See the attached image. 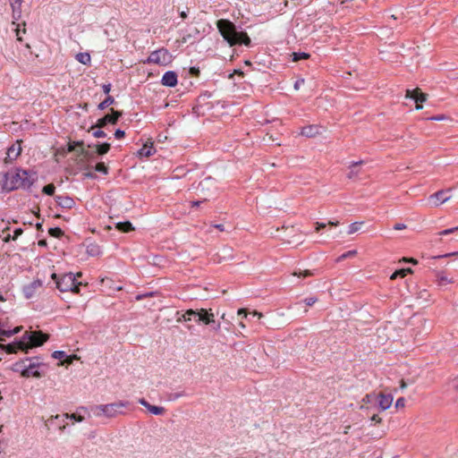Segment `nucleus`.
Here are the masks:
<instances>
[{
  "mask_svg": "<svg viewBox=\"0 0 458 458\" xmlns=\"http://www.w3.org/2000/svg\"><path fill=\"white\" fill-rule=\"evenodd\" d=\"M21 152V143L17 141L16 144L12 145L7 150V159L10 161L15 160Z\"/></svg>",
  "mask_w": 458,
  "mask_h": 458,
  "instance_id": "nucleus-20",
  "label": "nucleus"
},
{
  "mask_svg": "<svg viewBox=\"0 0 458 458\" xmlns=\"http://www.w3.org/2000/svg\"><path fill=\"white\" fill-rule=\"evenodd\" d=\"M26 361H29V364L26 365V369H25L30 371V372H34L35 373V374H30V377H40L41 374H40V372L38 371V369L39 368L41 363L38 361V358L26 359Z\"/></svg>",
  "mask_w": 458,
  "mask_h": 458,
  "instance_id": "nucleus-12",
  "label": "nucleus"
},
{
  "mask_svg": "<svg viewBox=\"0 0 458 458\" xmlns=\"http://www.w3.org/2000/svg\"><path fill=\"white\" fill-rule=\"evenodd\" d=\"M22 233H23V231H22L21 228H17L14 231V233H13V240H16L20 235H21Z\"/></svg>",
  "mask_w": 458,
  "mask_h": 458,
  "instance_id": "nucleus-53",
  "label": "nucleus"
},
{
  "mask_svg": "<svg viewBox=\"0 0 458 458\" xmlns=\"http://www.w3.org/2000/svg\"><path fill=\"white\" fill-rule=\"evenodd\" d=\"M196 311L197 322H202L205 325H210L215 323V316L212 312H209L205 309L196 310Z\"/></svg>",
  "mask_w": 458,
  "mask_h": 458,
  "instance_id": "nucleus-9",
  "label": "nucleus"
},
{
  "mask_svg": "<svg viewBox=\"0 0 458 458\" xmlns=\"http://www.w3.org/2000/svg\"><path fill=\"white\" fill-rule=\"evenodd\" d=\"M21 9L16 10L15 13L13 11V19L14 21H19V19L21 18Z\"/></svg>",
  "mask_w": 458,
  "mask_h": 458,
  "instance_id": "nucleus-51",
  "label": "nucleus"
},
{
  "mask_svg": "<svg viewBox=\"0 0 458 458\" xmlns=\"http://www.w3.org/2000/svg\"><path fill=\"white\" fill-rule=\"evenodd\" d=\"M199 190L201 192H204L205 191H211L216 192V186L215 180L211 177L205 178L199 183Z\"/></svg>",
  "mask_w": 458,
  "mask_h": 458,
  "instance_id": "nucleus-18",
  "label": "nucleus"
},
{
  "mask_svg": "<svg viewBox=\"0 0 458 458\" xmlns=\"http://www.w3.org/2000/svg\"><path fill=\"white\" fill-rule=\"evenodd\" d=\"M87 253L90 256H98L101 250L98 244L90 243L87 246Z\"/></svg>",
  "mask_w": 458,
  "mask_h": 458,
  "instance_id": "nucleus-28",
  "label": "nucleus"
},
{
  "mask_svg": "<svg viewBox=\"0 0 458 458\" xmlns=\"http://www.w3.org/2000/svg\"><path fill=\"white\" fill-rule=\"evenodd\" d=\"M454 387L458 390V376L453 380Z\"/></svg>",
  "mask_w": 458,
  "mask_h": 458,
  "instance_id": "nucleus-64",
  "label": "nucleus"
},
{
  "mask_svg": "<svg viewBox=\"0 0 458 458\" xmlns=\"http://www.w3.org/2000/svg\"><path fill=\"white\" fill-rule=\"evenodd\" d=\"M102 89H103V91L105 94H109V92L111 90V84H104L102 86Z\"/></svg>",
  "mask_w": 458,
  "mask_h": 458,
  "instance_id": "nucleus-54",
  "label": "nucleus"
},
{
  "mask_svg": "<svg viewBox=\"0 0 458 458\" xmlns=\"http://www.w3.org/2000/svg\"><path fill=\"white\" fill-rule=\"evenodd\" d=\"M114 98L111 96H107L106 98V99L104 101H102L99 105H98V109L99 110H104L106 109L107 106H109L110 105L114 104Z\"/></svg>",
  "mask_w": 458,
  "mask_h": 458,
  "instance_id": "nucleus-31",
  "label": "nucleus"
},
{
  "mask_svg": "<svg viewBox=\"0 0 458 458\" xmlns=\"http://www.w3.org/2000/svg\"><path fill=\"white\" fill-rule=\"evenodd\" d=\"M436 282L438 286L444 287L449 284L454 283L453 277H449L445 272L438 271L436 273Z\"/></svg>",
  "mask_w": 458,
  "mask_h": 458,
  "instance_id": "nucleus-19",
  "label": "nucleus"
},
{
  "mask_svg": "<svg viewBox=\"0 0 458 458\" xmlns=\"http://www.w3.org/2000/svg\"><path fill=\"white\" fill-rule=\"evenodd\" d=\"M63 417L65 418V419L72 420L77 421V422H81V421H83L85 420V417L81 415L79 412L72 413V414L64 413L63 415Z\"/></svg>",
  "mask_w": 458,
  "mask_h": 458,
  "instance_id": "nucleus-29",
  "label": "nucleus"
},
{
  "mask_svg": "<svg viewBox=\"0 0 458 458\" xmlns=\"http://www.w3.org/2000/svg\"><path fill=\"white\" fill-rule=\"evenodd\" d=\"M76 151L78 153V156H81L84 158H90L92 157V154L89 151L86 150L83 148V146L81 148L77 149Z\"/></svg>",
  "mask_w": 458,
  "mask_h": 458,
  "instance_id": "nucleus-39",
  "label": "nucleus"
},
{
  "mask_svg": "<svg viewBox=\"0 0 458 458\" xmlns=\"http://www.w3.org/2000/svg\"><path fill=\"white\" fill-rule=\"evenodd\" d=\"M372 397H375V395H372V394H366L365 397L362 399V402L363 403H369L370 402V399Z\"/></svg>",
  "mask_w": 458,
  "mask_h": 458,
  "instance_id": "nucleus-58",
  "label": "nucleus"
},
{
  "mask_svg": "<svg viewBox=\"0 0 458 458\" xmlns=\"http://www.w3.org/2000/svg\"><path fill=\"white\" fill-rule=\"evenodd\" d=\"M76 59L83 64H87L88 63L90 62V55L88 54V53H80L76 55Z\"/></svg>",
  "mask_w": 458,
  "mask_h": 458,
  "instance_id": "nucleus-32",
  "label": "nucleus"
},
{
  "mask_svg": "<svg viewBox=\"0 0 458 458\" xmlns=\"http://www.w3.org/2000/svg\"><path fill=\"white\" fill-rule=\"evenodd\" d=\"M83 146V141H73V142H71L69 143L68 145V151L69 152H72V151H75V148L76 147H79L80 148Z\"/></svg>",
  "mask_w": 458,
  "mask_h": 458,
  "instance_id": "nucleus-40",
  "label": "nucleus"
},
{
  "mask_svg": "<svg viewBox=\"0 0 458 458\" xmlns=\"http://www.w3.org/2000/svg\"><path fill=\"white\" fill-rule=\"evenodd\" d=\"M363 164V161H358V162H352L350 165H349V173L347 174V177L349 179H354L356 178L359 174H360V169L358 168V165Z\"/></svg>",
  "mask_w": 458,
  "mask_h": 458,
  "instance_id": "nucleus-24",
  "label": "nucleus"
},
{
  "mask_svg": "<svg viewBox=\"0 0 458 458\" xmlns=\"http://www.w3.org/2000/svg\"><path fill=\"white\" fill-rule=\"evenodd\" d=\"M35 180V173L23 169L0 174V191H12L20 188L29 189Z\"/></svg>",
  "mask_w": 458,
  "mask_h": 458,
  "instance_id": "nucleus-1",
  "label": "nucleus"
},
{
  "mask_svg": "<svg viewBox=\"0 0 458 458\" xmlns=\"http://www.w3.org/2000/svg\"><path fill=\"white\" fill-rule=\"evenodd\" d=\"M405 98L413 99L416 103H423L427 100L428 95L420 91L419 88L415 89H407Z\"/></svg>",
  "mask_w": 458,
  "mask_h": 458,
  "instance_id": "nucleus-11",
  "label": "nucleus"
},
{
  "mask_svg": "<svg viewBox=\"0 0 458 458\" xmlns=\"http://www.w3.org/2000/svg\"><path fill=\"white\" fill-rule=\"evenodd\" d=\"M19 331H20L19 327H16L15 329H13L12 331L0 328V335H4V336H8L9 337V336L13 335L14 334H17Z\"/></svg>",
  "mask_w": 458,
  "mask_h": 458,
  "instance_id": "nucleus-37",
  "label": "nucleus"
},
{
  "mask_svg": "<svg viewBox=\"0 0 458 458\" xmlns=\"http://www.w3.org/2000/svg\"><path fill=\"white\" fill-rule=\"evenodd\" d=\"M454 232H458V226L443 230V231L439 232L438 234L439 235H448V234H451V233H453Z\"/></svg>",
  "mask_w": 458,
  "mask_h": 458,
  "instance_id": "nucleus-42",
  "label": "nucleus"
},
{
  "mask_svg": "<svg viewBox=\"0 0 458 458\" xmlns=\"http://www.w3.org/2000/svg\"><path fill=\"white\" fill-rule=\"evenodd\" d=\"M405 399L403 397H400L396 400V403H395V408H403L405 406Z\"/></svg>",
  "mask_w": 458,
  "mask_h": 458,
  "instance_id": "nucleus-48",
  "label": "nucleus"
},
{
  "mask_svg": "<svg viewBox=\"0 0 458 458\" xmlns=\"http://www.w3.org/2000/svg\"><path fill=\"white\" fill-rule=\"evenodd\" d=\"M95 170L97 172H100L104 174H106L108 173V168L104 163H98L95 166Z\"/></svg>",
  "mask_w": 458,
  "mask_h": 458,
  "instance_id": "nucleus-38",
  "label": "nucleus"
},
{
  "mask_svg": "<svg viewBox=\"0 0 458 458\" xmlns=\"http://www.w3.org/2000/svg\"><path fill=\"white\" fill-rule=\"evenodd\" d=\"M139 156L148 157L152 156L155 153V148L153 146V143L150 142L149 144L146 143L143 145V147L139 150Z\"/></svg>",
  "mask_w": 458,
  "mask_h": 458,
  "instance_id": "nucleus-25",
  "label": "nucleus"
},
{
  "mask_svg": "<svg viewBox=\"0 0 458 458\" xmlns=\"http://www.w3.org/2000/svg\"><path fill=\"white\" fill-rule=\"evenodd\" d=\"M359 228H360V225L358 223H352L349 226L348 233L352 234V233H356L359 230Z\"/></svg>",
  "mask_w": 458,
  "mask_h": 458,
  "instance_id": "nucleus-44",
  "label": "nucleus"
},
{
  "mask_svg": "<svg viewBox=\"0 0 458 458\" xmlns=\"http://www.w3.org/2000/svg\"><path fill=\"white\" fill-rule=\"evenodd\" d=\"M293 275L299 276V277H301V276L306 277V276H312L313 274L310 270H304L303 272H300V273L294 272Z\"/></svg>",
  "mask_w": 458,
  "mask_h": 458,
  "instance_id": "nucleus-47",
  "label": "nucleus"
},
{
  "mask_svg": "<svg viewBox=\"0 0 458 458\" xmlns=\"http://www.w3.org/2000/svg\"><path fill=\"white\" fill-rule=\"evenodd\" d=\"M42 286V282L39 279L34 280L30 284L23 287V293L27 299H30L36 291Z\"/></svg>",
  "mask_w": 458,
  "mask_h": 458,
  "instance_id": "nucleus-14",
  "label": "nucleus"
},
{
  "mask_svg": "<svg viewBox=\"0 0 458 458\" xmlns=\"http://www.w3.org/2000/svg\"><path fill=\"white\" fill-rule=\"evenodd\" d=\"M451 189L438 191L436 193L429 196V199L433 201L435 207H437L451 199L450 194Z\"/></svg>",
  "mask_w": 458,
  "mask_h": 458,
  "instance_id": "nucleus-8",
  "label": "nucleus"
},
{
  "mask_svg": "<svg viewBox=\"0 0 458 458\" xmlns=\"http://www.w3.org/2000/svg\"><path fill=\"white\" fill-rule=\"evenodd\" d=\"M371 421L379 423L381 421V418H379L377 414L372 415L370 418Z\"/></svg>",
  "mask_w": 458,
  "mask_h": 458,
  "instance_id": "nucleus-57",
  "label": "nucleus"
},
{
  "mask_svg": "<svg viewBox=\"0 0 458 458\" xmlns=\"http://www.w3.org/2000/svg\"><path fill=\"white\" fill-rule=\"evenodd\" d=\"M101 128H98V130L94 131L92 132V135L95 137V138H105L106 137V133L100 130Z\"/></svg>",
  "mask_w": 458,
  "mask_h": 458,
  "instance_id": "nucleus-43",
  "label": "nucleus"
},
{
  "mask_svg": "<svg viewBox=\"0 0 458 458\" xmlns=\"http://www.w3.org/2000/svg\"><path fill=\"white\" fill-rule=\"evenodd\" d=\"M305 81L304 79H299L295 81L293 87L295 90H299L300 88L304 84Z\"/></svg>",
  "mask_w": 458,
  "mask_h": 458,
  "instance_id": "nucleus-49",
  "label": "nucleus"
},
{
  "mask_svg": "<svg viewBox=\"0 0 458 458\" xmlns=\"http://www.w3.org/2000/svg\"><path fill=\"white\" fill-rule=\"evenodd\" d=\"M116 229H118L121 232L128 233L132 230H134V227L132 226L131 223L129 221L125 222H119L115 225Z\"/></svg>",
  "mask_w": 458,
  "mask_h": 458,
  "instance_id": "nucleus-27",
  "label": "nucleus"
},
{
  "mask_svg": "<svg viewBox=\"0 0 458 458\" xmlns=\"http://www.w3.org/2000/svg\"><path fill=\"white\" fill-rule=\"evenodd\" d=\"M405 228H406V225H404V224H401V223L395 224V225H394V230H403V229H405Z\"/></svg>",
  "mask_w": 458,
  "mask_h": 458,
  "instance_id": "nucleus-55",
  "label": "nucleus"
},
{
  "mask_svg": "<svg viewBox=\"0 0 458 458\" xmlns=\"http://www.w3.org/2000/svg\"><path fill=\"white\" fill-rule=\"evenodd\" d=\"M110 147L109 143L98 144L96 145L97 152L99 155H105L109 151Z\"/></svg>",
  "mask_w": 458,
  "mask_h": 458,
  "instance_id": "nucleus-30",
  "label": "nucleus"
},
{
  "mask_svg": "<svg viewBox=\"0 0 458 458\" xmlns=\"http://www.w3.org/2000/svg\"><path fill=\"white\" fill-rule=\"evenodd\" d=\"M124 135H125L124 131H123V130H121V129H117V130L114 131V137H115L116 139H122Z\"/></svg>",
  "mask_w": 458,
  "mask_h": 458,
  "instance_id": "nucleus-52",
  "label": "nucleus"
},
{
  "mask_svg": "<svg viewBox=\"0 0 458 458\" xmlns=\"http://www.w3.org/2000/svg\"><path fill=\"white\" fill-rule=\"evenodd\" d=\"M304 302L308 305V306H312L314 303L317 302V298H314V297H310V298H306L304 300Z\"/></svg>",
  "mask_w": 458,
  "mask_h": 458,
  "instance_id": "nucleus-50",
  "label": "nucleus"
},
{
  "mask_svg": "<svg viewBox=\"0 0 458 458\" xmlns=\"http://www.w3.org/2000/svg\"><path fill=\"white\" fill-rule=\"evenodd\" d=\"M357 254V250H349L347 252H344V254H342L341 256H339L336 259L337 262H340L345 259H348V258H351V257H354L355 255Z\"/></svg>",
  "mask_w": 458,
  "mask_h": 458,
  "instance_id": "nucleus-34",
  "label": "nucleus"
},
{
  "mask_svg": "<svg viewBox=\"0 0 458 458\" xmlns=\"http://www.w3.org/2000/svg\"><path fill=\"white\" fill-rule=\"evenodd\" d=\"M112 114H106L104 117L98 120L95 127L97 128H103L107 123L115 124L119 119V117L122 116V112L120 111H114L113 108H111ZM94 129V126L91 127V130Z\"/></svg>",
  "mask_w": 458,
  "mask_h": 458,
  "instance_id": "nucleus-7",
  "label": "nucleus"
},
{
  "mask_svg": "<svg viewBox=\"0 0 458 458\" xmlns=\"http://www.w3.org/2000/svg\"><path fill=\"white\" fill-rule=\"evenodd\" d=\"M55 187L54 184L50 183V184H47L46 186H44L42 191L47 194V195H49V196H52L54 195L55 193Z\"/></svg>",
  "mask_w": 458,
  "mask_h": 458,
  "instance_id": "nucleus-36",
  "label": "nucleus"
},
{
  "mask_svg": "<svg viewBox=\"0 0 458 458\" xmlns=\"http://www.w3.org/2000/svg\"><path fill=\"white\" fill-rule=\"evenodd\" d=\"M217 29L225 40L230 46L234 45H250V38L246 32L237 31L235 25L228 20H219L217 21Z\"/></svg>",
  "mask_w": 458,
  "mask_h": 458,
  "instance_id": "nucleus-2",
  "label": "nucleus"
},
{
  "mask_svg": "<svg viewBox=\"0 0 458 458\" xmlns=\"http://www.w3.org/2000/svg\"><path fill=\"white\" fill-rule=\"evenodd\" d=\"M326 227V224L325 223H319V222H317L316 223V231H319L323 228Z\"/></svg>",
  "mask_w": 458,
  "mask_h": 458,
  "instance_id": "nucleus-56",
  "label": "nucleus"
},
{
  "mask_svg": "<svg viewBox=\"0 0 458 458\" xmlns=\"http://www.w3.org/2000/svg\"><path fill=\"white\" fill-rule=\"evenodd\" d=\"M403 260L405 261V262H411L412 264H417V260L412 259V258L411 259L403 258Z\"/></svg>",
  "mask_w": 458,
  "mask_h": 458,
  "instance_id": "nucleus-61",
  "label": "nucleus"
},
{
  "mask_svg": "<svg viewBox=\"0 0 458 458\" xmlns=\"http://www.w3.org/2000/svg\"><path fill=\"white\" fill-rule=\"evenodd\" d=\"M21 25L23 26L22 29H21V24L20 23H17L14 21H13V22H12V26H13L12 30L14 31L15 36L17 38V40L21 41V42L22 41V36L21 35L26 33V29H25L26 23L22 22Z\"/></svg>",
  "mask_w": 458,
  "mask_h": 458,
  "instance_id": "nucleus-22",
  "label": "nucleus"
},
{
  "mask_svg": "<svg viewBox=\"0 0 458 458\" xmlns=\"http://www.w3.org/2000/svg\"><path fill=\"white\" fill-rule=\"evenodd\" d=\"M238 315H243V317L246 318L248 316V313L245 309H240L238 310Z\"/></svg>",
  "mask_w": 458,
  "mask_h": 458,
  "instance_id": "nucleus-60",
  "label": "nucleus"
},
{
  "mask_svg": "<svg viewBox=\"0 0 458 458\" xmlns=\"http://www.w3.org/2000/svg\"><path fill=\"white\" fill-rule=\"evenodd\" d=\"M51 278L55 282L56 288L61 292L79 293L80 283H77L76 277L72 273L58 276L55 273L51 275Z\"/></svg>",
  "mask_w": 458,
  "mask_h": 458,
  "instance_id": "nucleus-4",
  "label": "nucleus"
},
{
  "mask_svg": "<svg viewBox=\"0 0 458 458\" xmlns=\"http://www.w3.org/2000/svg\"><path fill=\"white\" fill-rule=\"evenodd\" d=\"M319 133V127L317 125H309L301 129V134L309 138L314 137Z\"/></svg>",
  "mask_w": 458,
  "mask_h": 458,
  "instance_id": "nucleus-23",
  "label": "nucleus"
},
{
  "mask_svg": "<svg viewBox=\"0 0 458 458\" xmlns=\"http://www.w3.org/2000/svg\"><path fill=\"white\" fill-rule=\"evenodd\" d=\"M253 317H258L259 318H261L263 317V315L260 313V312H258V311H253L252 313H250Z\"/></svg>",
  "mask_w": 458,
  "mask_h": 458,
  "instance_id": "nucleus-62",
  "label": "nucleus"
},
{
  "mask_svg": "<svg viewBox=\"0 0 458 458\" xmlns=\"http://www.w3.org/2000/svg\"><path fill=\"white\" fill-rule=\"evenodd\" d=\"M24 342H26L28 349L42 345L47 339L48 335L42 332H25L22 336Z\"/></svg>",
  "mask_w": 458,
  "mask_h": 458,
  "instance_id": "nucleus-6",
  "label": "nucleus"
},
{
  "mask_svg": "<svg viewBox=\"0 0 458 458\" xmlns=\"http://www.w3.org/2000/svg\"><path fill=\"white\" fill-rule=\"evenodd\" d=\"M25 361L26 360H21V361H17L15 362L13 365V368L12 369L14 371V372H20L21 375L24 377H30V371L26 370V364H25ZM30 374H35L34 372H30Z\"/></svg>",
  "mask_w": 458,
  "mask_h": 458,
  "instance_id": "nucleus-21",
  "label": "nucleus"
},
{
  "mask_svg": "<svg viewBox=\"0 0 458 458\" xmlns=\"http://www.w3.org/2000/svg\"><path fill=\"white\" fill-rule=\"evenodd\" d=\"M177 81V74L174 71L165 72L161 79L162 85L166 87H175Z\"/></svg>",
  "mask_w": 458,
  "mask_h": 458,
  "instance_id": "nucleus-13",
  "label": "nucleus"
},
{
  "mask_svg": "<svg viewBox=\"0 0 458 458\" xmlns=\"http://www.w3.org/2000/svg\"><path fill=\"white\" fill-rule=\"evenodd\" d=\"M309 57H310V55L307 53H304V52L293 53V61H294V62L308 59Z\"/></svg>",
  "mask_w": 458,
  "mask_h": 458,
  "instance_id": "nucleus-33",
  "label": "nucleus"
},
{
  "mask_svg": "<svg viewBox=\"0 0 458 458\" xmlns=\"http://www.w3.org/2000/svg\"><path fill=\"white\" fill-rule=\"evenodd\" d=\"M55 201L63 208L71 209L74 205L75 201L72 198L67 195H59L55 197Z\"/></svg>",
  "mask_w": 458,
  "mask_h": 458,
  "instance_id": "nucleus-16",
  "label": "nucleus"
},
{
  "mask_svg": "<svg viewBox=\"0 0 458 458\" xmlns=\"http://www.w3.org/2000/svg\"><path fill=\"white\" fill-rule=\"evenodd\" d=\"M377 398L378 399V405L382 411H386L392 405L393 403V395L392 394H379Z\"/></svg>",
  "mask_w": 458,
  "mask_h": 458,
  "instance_id": "nucleus-17",
  "label": "nucleus"
},
{
  "mask_svg": "<svg viewBox=\"0 0 458 458\" xmlns=\"http://www.w3.org/2000/svg\"><path fill=\"white\" fill-rule=\"evenodd\" d=\"M22 0H10V4L13 11L15 13L16 10L21 9Z\"/></svg>",
  "mask_w": 458,
  "mask_h": 458,
  "instance_id": "nucleus-41",
  "label": "nucleus"
},
{
  "mask_svg": "<svg viewBox=\"0 0 458 458\" xmlns=\"http://www.w3.org/2000/svg\"><path fill=\"white\" fill-rule=\"evenodd\" d=\"M48 233L53 237L59 238L64 234V232L59 227H54L48 230Z\"/></svg>",
  "mask_w": 458,
  "mask_h": 458,
  "instance_id": "nucleus-35",
  "label": "nucleus"
},
{
  "mask_svg": "<svg viewBox=\"0 0 458 458\" xmlns=\"http://www.w3.org/2000/svg\"><path fill=\"white\" fill-rule=\"evenodd\" d=\"M404 276H404V273H403V268H402V269L397 270L394 273H393L392 276H390V279L394 280L397 277H404Z\"/></svg>",
  "mask_w": 458,
  "mask_h": 458,
  "instance_id": "nucleus-46",
  "label": "nucleus"
},
{
  "mask_svg": "<svg viewBox=\"0 0 458 458\" xmlns=\"http://www.w3.org/2000/svg\"><path fill=\"white\" fill-rule=\"evenodd\" d=\"M129 402L126 401H119L116 403H107V404H98L91 406L90 409L81 406L78 408V411H83L84 413H88V416L90 417L89 411L95 417H106V418H114L120 414H123V409L129 406Z\"/></svg>",
  "mask_w": 458,
  "mask_h": 458,
  "instance_id": "nucleus-3",
  "label": "nucleus"
},
{
  "mask_svg": "<svg viewBox=\"0 0 458 458\" xmlns=\"http://www.w3.org/2000/svg\"><path fill=\"white\" fill-rule=\"evenodd\" d=\"M66 356V353L63 351H55L52 354L54 359L61 360Z\"/></svg>",
  "mask_w": 458,
  "mask_h": 458,
  "instance_id": "nucleus-45",
  "label": "nucleus"
},
{
  "mask_svg": "<svg viewBox=\"0 0 458 458\" xmlns=\"http://www.w3.org/2000/svg\"><path fill=\"white\" fill-rule=\"evenodd\" d=\"M173 61V55L166 48H159L150 53L144 64H154L161 66H166Z\"/></svg>",
  "mask_w": 458,
  "mask_h": 458,
  "instance_id": "nucleus-5",
  "label": "nucleus"
},
{
  "mask_svg": "<svg viewBox=\"0 0 458 458\" xmlns=\"http://www.w3.org/2000/svg\"><path fill=\"white\" fill-rule=\"evenodd\" d=\"M0 347L4 348L7 353H15L19 350L24 351L26 353L28 352V346L26 342L23 341V339L21 341L13 344H9L7 345H0Z\"/></svg>",
  "mask_w": 458,
  "mask_h": 458,
  "instance_id": "nucleus-10",
  "label": "nucleus"
},
{
  "mask_svg": "<svg viewBox=\"0 0 458 458\" xmlns=\"http://www.w3.org/2000/svg\"><path fill=\"white\" fill-rule=\"evenodd\" d=\"M138 402L140 404L144 406L146 409H148V411L150 413H152L154 415H162V414H164V412L165 411V408L162 406H156V405L150 404L144 398H140Z\"/></svg>",
  "mask_w": 458,
  "mask_h": 458,
  "instance_id": "nucleus-15",
  "label": "nucleus"
},
{
  "mask_svg": "<svg viewBox=\"0 0 458 458\" xmlns=\"http://www.w3.org/2000/svg\"><path fill=\"white\" fill-rule=\"evenodd\" d=\"M403 271L404 273V276H406L408 274H411L412 273V270L411 268L408 267V268H403Z\"/></svg>",
  "mask_w": 458,
  "mask_h": 458,
  "instance_id": "nucleus-63",
  "label": "nucleus"
},
{
  "mask_svg": "<svg viewBox=\"0 0 458 458\" xmlns=\"http://www.w3.org/2000/svg\"><path fill=\"white\" fill-rule=\"evenodd\" d=\"M197 311L195 310H187L181 317L177 318V322L191 321L192 317L196 318Z\"/></svg>",
  "mask_w": 458,
  "mask_h": 458,
  "instance_id": "nucleus-26",
  "label": "nucleus"
},
{
  "mask_svg": "<svg viewBox=\"0 0 458 458\" xmlns=\"http://www.w3.org/2000/svg\"><path fill=\"white\" fill-rule=\"evenodd\" d=\"M190 72H191V74H193V75H196V76H197V75L199 74V69H198V68H196V67H191V70H190Z\"/></svg>",
  "mask_w": 458,
  "mask_h": 458,
  "instance_id": "nucleus-59",
  "label": "nucleus"
}]
</instances>
